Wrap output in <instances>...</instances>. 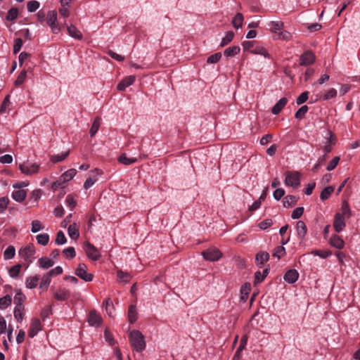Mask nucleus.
Here are the masks:
<instances>
[{
  "mask_svg": "<svg viewBox=\"0 0 360 360\" xmlns=\"http://www.w3.org/2000/svg\"><path fill=\"white\" fill-rule=\"evenodd\" d=\"M63 253L65 257L69 259L74 258L76 255V252L73 247H68L64 249Z\"/></svg>",
  "mask_w": 360,
  "mask_h": 360,
  "instance_id": "obj_52",
  "label": "nucleus"
},
{
  "mask_svg": "<svg viewBox=\"0 0 360 360\" xmlns=\"http://www.w3.org/2000/svg\"><path fill=\"white\" fill-rule=\"evenodd\" d=\"M51 276L46 273L41 278L39 288L42 289L43 290H46L51 283Z\"/></svg>",
  "mask_w": 360,
  "mask_h": 360,
  "instance_id": "obj_37",
  "label": "nucleus"
},
{
  "mask_svg": "<svg viewBox=\"0 0 360 360\" xmlns=\"http://www.w3.org/2000/svg\"><path fill=\"white\" fill-rule=\"evenodd\" d=\"M18 10L17 8H11L7 13L6 20L8 21H13L18 18Z\"/></svg>",
  "mask_w": 360,
  "mask_h": 360,
  "instance_id": "obj_50",
  "label": "nucleus"
},
{
  "mask_svg": "<svg viewBox=\"0 0 360 360\" xmlns=\"http://www.w3.org/2000/svg\"><path fill=\"white\" fill-rule=\"evenodd\" d=\"M314 61L315 55L312 51H308L300 56L299 64L302 66H307L313 64Z\"/></svg>",
  "mask_w": 360,
  "mask_h": 360,
  "instance_id": "obj_9",
  "label": "nucleus"
},
{
  "mask_svg": "<svg viewBox=\"0 0 360 360\" xmlns=\"http://www.w3.org/2000/svg\"><path fill=\"white\" fill-rule=\"evenodd\" d=\"M36 250L33 244H30L20 249L18 254L27 263V266L34 259Z\"/></svg>",
  "mask_w": 360,
  "mask_h": 360,
  "instance_id": "obj_2",
  "label": "nucleus"
},
{
  "mask_svg": "<svg viewBox=\"0 0 360 360\" xmlns=\"http://www.w3.org/2000/svg\"><path fill=\"white\" fill-rule=\"evenodd\" d=\"M234 33L232 31H229L226 33V36L221 39L220 46L224 47L229 44L233 39Z\"/></svg>",
  "mask_w": 360,
  "mask_h": 360,
  "instance_id": "obj_45",
  "label": "nucleus"
},
{
  "mask_svg": "<svg viewBox=\"0 0 360 360\" xmlns=\"http://www.w3.org/2000/svg\"><path fill=\"white\" fill-rule=\"evenodd\" d=\"M68 34L72 37L77 39H82V32L73 25H70L67 27Z\"/></svg>",
  "mask_w": 360,
  "mask_h": 360,
  "instance_id": "obj_23",
  "label": "nucleus"
},
{
  "mask_svg": "<svg viewBox=\"0 0 360 360\" xmlns=\"http://www.w3.org/2000/svg\"><path fill=\"white\" fill-rule=\"evenodd\" d=\"M118 162L120 163H122L124 165H129L131 164H134L137 162L136 158H128L126 155V153H122L119 158H118Z\"/></svg>",
  "mask_w": 360,
  "mask_h": 360,
  "instance_id": "obj_25",
  "label": "nucleus"
},
{
  "mask_svg": "<svg viewBox=\"0 0 360 360\" xmlns=\"http://www.w3.org/2000/svg\"><path fill=\"white\" fill-rule=\"evenodd\" d=\"M221 58V53H219V52L216 53L214 54L211 55L210 56H209L207 58V63H216L220 60Z\"/></svg>",
  "mask_w": 360,
  "mask_h": 360,
  "instance_id": "obj_63",
  "label": "nucleus"
},
{
  "mask_svg": "<svg viewBox=\"0 0 360 360\" xmlns=\"http://www.w3.org/2000/svg\"><path fill=\"white\" fill-rule=\"evenodd\" d=\"M70 297V291L67 289H60L58 291L54 293V297L57 300L64 301L68 299Z\"/></svg>",
  "mask_w": 360,
  "mask_h": 360,
  "instance_id": "obj_22",
  "label": "nucleus"
},
{
  "mask_svg": "<svg viewBox=\"0 0 360 360\" xmlns=\"http://www.w3.org/2000/svg\"><path fill=\"white\" fill-rule=\"evenodd\" d=\"M15 255V249L14 246L9 245L4 252V258L6 260L11 259L14 257Z\"/></svg>",
  "mask_w": 360,
  "mask_h": 360,
  "instance_id": "obj_39",
  "label": "nucleus"
},
{
  "mask_svg": "<svg viewBox=\"0 0 360 360\" xmlns=\"http://www.w3.org/2000/svg\"><path fill=\"white\" fill-rule=\"evenodd\" d=\"M41 330V321L39 319L33 318L31 320L30 328L28 330V336L31 338H34L39 331Z\"/></svg>",
  "mask_w": 360,
  "mask_h": 360,
  "instance_id": "obj_10",
  "label": "nucleus"
},
{
  "mask_svg": "<svg viewBox=\"0 0 360 360\" xmlns=\"http://www.w3.org/2000/svg\"><path fill=\"white\" fill-rule=\"evenodd\" d=\"M285 254V249L283 246H278L275 248L273 253V257L280 259L282 256Z\"/></svg>",
  "mask_w": 360,
  "mask_h": 360,
  "instance_id": "obj_55",
  "label": "nucleus"
},
{
  "mask_svg": "<svg viewBox=\"0 0 360 360\" xmlns=\"http://www.w3.org/2000/svg\"><path fill=\"white\" fill-rule=\"evenodd\" d=\"M11 304V297L10 295H6V296L0 298V308L4 309L7 308Z\"/></svg>",
  "mask_w": 360,
  "mask_h": 360,
  "instance_id": "obj_49",
  "label": "nucleus"
},
{
  "mask_svg": "<svg viewBox=\"0 0 360 360\" xmlns=\"http://www.w3.org/2000/svg\"><path fill=\"white\" fill-rule=\"evenodd\" d=\"M68 233L69 236L72 239H77L79 238V233L75 223L69 226Z\"/></svg>",
  "mask_w": 360,
  "mask_h": 360,
  "instance_id": "obj_36",
  "label": "nucleus"
},
{
  "mask_svg": "<svg viewBox=\"0 0 360 360\" xmlns=\"http://www.w3.org/2000/svg\"><path fill=\"white\" fill-rule=\"evenodd\" d=\"M271 32L278 34L279 32L283 30L284 24L282 21H271L268 24Z\"/></svg>",
  "mask_w": 360,
  "mask_h": 360,
  "instance_id": "obj_19",
  "label": "nucleus"
},
{
  "mask_svg": "<svg viewBox=\"0 0 360 360\" xmlns=\"http://www.w3.org/2000/svg\"><path fill=\"white\" fill-rule=\"evenodd\" d=\"M135 79L136 77L134 75L126 77L118 83L117 89L119 91H124L126 88L134 84Z\"/></svg>",
  "mask_w": 360,
  "mask_h": 360,
  "instance_id": "obj_13",
  "label": "nucleus"
},
{
  "mask_svg": "<svg viewBox=\"0 0 360 360\" xmlns=\"http://www.w3.org/2000/svg\"><path fill=\"white\" fill-rule=\"evenodd\" d=\"M24 307H15L14 309V317L18 322H21L24 318Z\"/></svg>",
  "mask_w": 360,
  "mask_h": 360,
  "instance_id": "obj_46",
  "label": "nucleus"
},
{
  "mask_svg": "<svg viewBox=\"0 0 360 360\" xmlns=\"http://www.w3.org/2000/svg\"><path fill=\"white\" fill-rule=\"evenodd\" d=\"M103 304L105 305V310L107 311V313L108 314V315L110 316H112V313H113V310H114V308H113V305H112V301L110 300V298L107 299L104 302H103Z\"/></svg>",
  "mask_w": 360,
  "mask_h": 360,
  "instance_id": "obj_59",
  "label": "nucleus"
},
{
  "mask_svg": "<svg viewBox=\"0 0 360 360\" xmlns=\"http://www.w3.org/2000/svg\"><path fill=\"white\" fill-rule=\"evenodd\" d=\"M44 229V226L39 220H34L32 221L31 231L33 233H37Z\"/></svg>",
  "mask_w": 360,
  "mask_h": 360,
  "instance_id": "obj_44",
  "label": "nucleus"
},
{
  "mask_svg": "<svg viewBox=\"0 0 360 360\" xmlns=\"http://www.w3.org/2000/svg\"><path fill=\"white\" fill-rule=\"evenodd\" d=\"M309 108L307 105H304L301 106L295 112V117L297 120H302L305 116L306 113L308 112Z\"/></svg>",
  "mask_w": 360,
  "mask_h": 360,
  "instance_id": "obj_43",
  "label": "nucleus"
},
{
  "mask_svg": "<svg viewBox=\"0 0 360 360\" xmlns=\"http://www.w3.org/2000/svg\"><path fill=\"white\" fill-rule=\"evenodd\" d=\"M288 103V98L285 97L281 98L271 108V112L274 115H278L283 110Z\"/></svg>",
  "mask_w": 360,
  "mask_h": 360,
  "instance_id": "obj_17",
  "label": "nucleus"
},
{
  "mask_svg": "<svg viewBox=\"0 0 360 360\" xmlns=\"http://www.w3.org/2000/svg\"><path fill=\"white\" fill-rule=\"evenodd\" d=\"M344 217L342 214L339 212L336 213L334 217L333 227L336 232H341L346 226Z\"/></svg>",
  "mask_w": 360,
  "mask_h": 360,
  "instance_id": "obj_12",
  "label": "nucleus"
},
{
  "mask_svg": "<svg viewBox=\"0 0 360 360\" xmlns=\"http://www.w3.org/2000/svg\"><path fill=\"white\" fill-rule=\"evenodd\" d=\"M285 184L293 188H297L300 186V174L296 171H287L285 172Z\"/></svg>",
  "mask_w": 360,
  "mask_h": 360,
  "instance_id": "obj_3",
  "label": "nucleus"
},
{
  "mask_svg": "<svg viewBox=\"0 0 360 360\" xmlns=\"http://www.w3.org/2000/svg\"><path fill=\"white\" fill-rule=\"evenodd\" d=\"M39 266L44 269H47L53 266L54 262L46 257H41L38 261Z\"/></svg>",
  "mask_w": 360,
  "mask_h": 360,
  "instance_id": "obj_28",
  "label": "nucleus"
},
{
  "mask_svg": "<svg viewBox=\"0 0 360 360\" xmlns=\"http://www.w3.org/2000/svg\"><path fill=\"white\" fill-rule=\"evenodd\" d=\"M46 22L48 25L51 27V31L54 34L59 33L60 30V27L56 23L57 20V13L56 11H49L46 16Z\"/></svg>",
  "mask_w": 360,
  "mask_h": 360,
  "instance_id": "obj_5",
  "label": "nucleus"
},
{
  "mask_svg": "<svg viewBox=\"0 0 360 360\" xmlns=\"http://www.w3.org/2000/svg\"><path fill=\"white\" fill-rule=\"evenodd\" d=\"M39 277L38 276H29L25 281V285L29 289H33L37 287Z\"/></svg>",
  "mask_w": 360,
  "mask_h": 360,
  "instance_id": "obj_27",
  "label": "nucleus"
},
{
  "mask_svg": "<svg viewBox=\"0 0 360 360\" xmlns=\"http://www.w3.org/2000/svg\"><path fill=\"white\" fill-rule=\"evenodd\" d=\"M297 199L298 198L292 195L285 196L283 199L284 207H293L296 205Z\"/></svg>",
  "mask_w": 360,
  "mask_h": 360,
  "instance_id": "obj_34",
  "label": "nucleus"
},
{
  "mask_svg": "<svg viewBox=\"0 0 360 360\" xmlns=\"http://www.w3.org/2000/svg\"><path fill=\"white\" fill-rule=\"evenodd\" d=\"M299 278V273L296 269H290L286 271L283 276V279L288 283H295Z\"/></svg>",
  "mask_w": 360,
  "mask_h": 360,
  "instance_id": "obj_14",
  "label": "nucleus"
},
{
  "mask_svg": "<svg viewBox=\"0 0 360 360\" xmlns=\"http://www.w3.org/2000/svg\"><path fill=\"white\" fill-rule=\"evenodd\" d=\"M340 161V157L338 156H335L328 163V166H327V170L328 171H331L333 169H334L336 166L338 165V162Z\"/></svg>",
  "mask_w": 360,
  "mask_h": 360,
  "instance_id": "obj_62",
  "label": "nucleus"
},
{
  "mask_svg": "<svg viewBox=\"0 0 360 360\" xmlns=\"http://www.w3.org/2000/svg\"><path fill=\"white\" fill-rule=\"evenodd\" d=\"M240 48L238 46H232L226 49L224 51V55L226 57H233L240 53Z\"/></svg>",
  "mask_w": 360,
  "mask_h": 360,
  "instance_id": "obj_24",
  "label": "nucleus"
},
{
  "mask_svg": "<svg viewBox=\"0 0 360 360\" xmlns=\"http://www.w3.org/2000/svg\"><path fill=\"white\" fill-rule=\"evenodd\" d=\"M247 340H248V338L246 336H243L241 340H240V345L238 347V348L237 349L233 357V360H240V357H241V352L244 349V348L245 347V345L247 344Z\"/></svg>",
  "mask_w": 360,
  "mask_h": 360,
  "instance_id": "obj_20",
  "label": "nucleus"
},
{
  "mask_svg": "<svg viewBox=\"0 0 360 360\" xmlns=\"http://www.w3.org/2000/svg\"><path fill=\"white\" fill-rule=\"evenodd\" d=\"M330 244L338 249H342L345 246V242L343 240L338 236L334 235L331 237L330 240Z\"/></svg>",
  "mask_w": 360,
  "mask_h": 360,
  "instance_id": "obj_21",
  "label": "nucleus"
},
{
  "mask_svg": "<svg viewBox=\"0 0 360 360\" xmlns=\"http://www.w3.org/2000/svg\"><path fill=\"white\" fill-rule=\"evenodd\" d=\"M202 255L206 260L215 262L222 257V253L219 249L216 248H211L202 252Z\"/></svg>",
  "mask_w": 360,
  "mask_h": 360,
  "instance_id": "obj_6",
  "label": "nucleus"
},
{
  "mask_svg": "<svg viewBox=\"0 0 360 360\" xmlns=\"http://www.w3.org/2000/svg\"><path fill=\"white\" fill-rule=\"evenodd\" d=\"M296 230L297 236L302 240L307 233V228L305 223L303 221H298L296 224Z\"/></svg>",
  "mask_w": 360,
  "mask_h": 360,
  "instance_id": "obj_18",
  "label": "nucleus"
},
{
  "mask_svg": "<svg viewBox=\"0 0 360 360\" xmlns=\"http://www.w3.org/2000/svg\"><path fill=\"white\" fill-rule=\"evenodd\" d=\"M337 90L334 88H330L328 89L326 94L323 95V100H329L336 97L337 96Z\"/></svg>",
  "mask_w": 360,
  "mask_h": 360,
  "instance_id": "obj_56",
  "label": "nucleus"
},
{
  "mask_svg": "<svg viewBox=\"0 0 360 360\" xmlns=\"http://www.w3.org/2000/svg\"><path fill=\"white\" fill-rule=\"evenodd\" d=\"M291 37L292 35L288 31L283 30L278 32L277 39L288 41Z\"/></svg>",
  "mask_w": 360,
  "mask_h": 360,
  "instance_id": "obj_61",
  "label": "nucleus"
},
{
  "mask_svg": "<svg viewBox=\"0 0 360 360\" xmlns=\"http://www.w3.org/2000/svg\"><path fill=\"white\" fill-rule=\"evenodd\" d=\"M117 279L120 283H127L131 279V276L126 272L119 270L117 272Z\"/></svg>",
  "mask_w": 360,
  "mask_h": 360,
  "instance_id": "obj_30",
  "label": "nucleus"
},
{
  "mask_svg": "<svg viewBox=\"0 0 360 360\" xmlns=\"http://www.w3.org/2000/svg\"><path fill=\"white\" fill-rule=\"evenodd\" d=\"M26 297L25 295L21 292H17L14 296V304H15L16 307H24L23 302L25 300Z\"/></svg>",
  "mask_w": 360,
  "mask_h": 360,
  "instance_id": "obj_33",
  "label": "nucleus"
},
{
  "mask_svg": "<svg viewBox=\"0 0 360 360\" xmlns=\"http://www.w3.org/2000/svg\"><path fill=\"white\" fill-rule=\"evenodd\" d=\"M75 274L85 282H90L94 278L93 274L87 273V266L84 263L79 264Z\"/></svg>",
  "mask_w": 360,
  "mask_h": 360,
  "instance_id": "obj_8",
  "label": "nucleus"
},
{
  "mask_svg": "<svg viewBox=\"0 0 360 360\" xmlns=\"http://www.w3.org/2000/svg\"><path fill=\"white\" fill-rule=\"evenodd\" d=\"M9 98H10V96L7 95L1 103V105L0 108V112L1 114L5 113L7 111V108H8L9 104H10Z\"/></svg>",
  "mask_w": 360,
  "mask_h": 360,
  "instance_id": "obj_60",
  "label": "nucleus"
},
{
  "mask_svg": "<svg viewBox=\"0 0 360 360\" xmlns=\"http://www.w3.org/2000/svg\"><path fill=\"white\" fill-rule=\"evenodd\" d=\"M37 243L45 246L49 241V235L48 233H41L36 236Z\"/></svg>",
  "mask_w": 360,
  "mask_h": 360,
  "instance_id": "obj_42",
  "label": "nucleus"
},
{
  "mask_svg": "<svg viewBox=\"0 0 360 360\" xmlns=\"http://www.w3.org/2000/svg\"><path fill=\"white\" fill-rule=\"evenodd\" d=\"M27 193L25 190H17L12 193V198L17 202H22L26 198Z\"/></svg>",
  "mask_w": 360,
  "mask_h": 360,
  "instance_id": "obj_29",
  "label": "nucleus"
},
{
  "mask_svg": "<svg viewBox=\"0 0 360 360\" xmlns=\"http://www.w3.org/2000/svg\"><path fill=\"white\" fill-rule=\"evenodd\" d=\"M128 319L130 323L133 324L137 320V311L135 305H130L128 309Z\"/></svg>",
  "mask_w": 360,
  "mask_h": 360,
  "instance_id": "obj_31",
  "label": "nucleus"
},
{
  "mask_svg": "<svg viewBox=\"0 0 360 360\" xmlns=\"http://www.w3.org/2000/svg\"><path fill=\"white\" fill-rule=\"evenodd\" d=\"M20 269H21V265L19 264L13 266L8 270L9 276L11 278H16L19 275Z\"/></svg>",
  "mask_w": 360,
  "mask_h": 360,
  "instance_id": "obj_51",
  "label": "nucleus"
},
{
  "mask_svg": "<svg viewBox=\"0 0 360 360\" xmlns=\"http://www.w3.org/2000/svg\"><path fill=\"white\" fill-rule=\"evenodd\" d=\"M68 155H69V151L65 152L60 155H59V154L54 155L51 156V160L55 163L61 162V161L64 160L68 156Z\"/></svg>",
  "mask_w": 360,
  "mask_h": 360,
  "instance_id": "obj_54",
  "label": "nucleus"
},
{
  "mask_svg": "<svg viewBox=\"0 0 360 360\" xmlns=\"http://www.w3.org/2000/svg\"><path fill=\"white\" fill-rule=\"evenodd\" d=\"M77 174V170L75 169H70L65 172L61 176H60V180L63 182H67L71 180Z\"/></svg>",
  "mask_w": 360,
  "mask_h": 360,
  "instance_id": "obj_26",
  "label": "nucleus"
},
{
  "mask_svg": "<svg viewBox=\"0 0 360 360\" xmlns=\"http://www.w3.org/2000/svg\"><path fill=\"white\" fill-rule=\"evenodd\" d=\"M84 251L86 256L94 261H97L101 257V255L98 250L91 243L86 242L84 243Z\"/></svg>",
  "mask_w": 360,
  "mask_h": 360,
  "instance_id": "obj_7",
  "label": "nucleus"
},
{
  "mask_svg": "<svg viewBox=\"0 0 360 360\" xmlns=\"http://www.w3.org/2000/svg\"><path fill=\"white\" fill-rule=\"evenodd\" d=\"M40 4L36 0L30 1L27 4V11L30 13L36 11L39 8Z\"/></svg>",
  "mask_w": 360,
  "mask_h": 360,
  "instance_id": "obj_48",
  "label": "nucleus"
},
{
  "mask_svg": "<svg viewBox=\"0 0 360 360\" xmlns=\"http://www.w3.org/2000/svg\"><path fill=\"white\" fill-rule=\"evenodd\" d=\"M23 44V41L22 39L17 38L14 41V45H13V53L16 54L18 52L20 51Z\"/></svg>",
  "mask_w": 360,
  "mask_h": 360,
  "instance_id": "obj_64",
  "label": "nucleus"
},
{
  "mask_svg": "<svg viewBox=\"0 0 360 360\" xmlns=\"http://www.w3.org/2000/svg\"><path fill=\"white\" fill-rule=\"evenodd\" d=\"M303 212H304V207H298L292 211V212L291 214V217L293 219H297L301 217V216L303 214Z\"/></svg>",
  "mask_w": 360,
  "mask_h": 360,
  "instance_id": "obj_57",
  "label": "nucleus"
},
{
  "mask_svg": "<svg viewBox=\"0 0 360 360\" xmlns=\"http://www.w3.org/2000/svg\"><path fill=\"white\" fill-rule=\"evenodd\" d=\"M100 125H101V118L97 117L94 120V121L92 124V126L89 130V134L91 136H94L97 133V131L99 129Z\"/></svg>",
  "mask_w": 360,
  "mask_h": 360,
  "instance_id": "obj_40",
  "label": "nucleus"
},
{
  "mask_svg": "<svg viewBox=\"0 0 360 360\" xmlns=\"http://www.w3.org/2000/svg\"><path fill=\"white\" fill-rule=\"evenodd\" d=\"M334 188L331 186H327L325 188L320 194V198L322 200H326L328 199L330 195L333 193Z\"/></svg>",
  "mask_w": 360,
  "mask_h": 360,
  "instance_id": "obj_41",
  "label": "nucleus"
},
{
  "mask_svg": "<svg viewBox=\"0 0 360 360\" xmlns=\"http://www.w3.org/2000/svg\"><path fill=\"white\" fill-rule=\"evenodd\" d=\"M311 254L315 256H319L323 259L327 258L331 255L330 251L327 250H315L311 251Z\"/></svg>",
  "mask_w": 360,
  "mask_h": 360,
  "instance_id": "obj_47",
  "label": "nucleus"
},
{
  "mask_svg": "<svg viewBox=\"0 0 360 360\" xmlns=\"http://www.w3.org/2000/svg\"><path fill=\"white\" fill-rule=\"evenodd\" d=\"M328 140L323 147V150H324L326 155H327L328 153H329L331 151V150H332L331 146L335 144V140H336L335 134L331 131H328Z\"/></svg>",
  "mask_w": 360,
  "mask_h": 360,
  "instance_id": "obj_16",
  "label": "nucleus"
},
{
  "mask_svg": "<svg viewBox=\"0 0 360 360\" xmlns=\"http://www.w3.org/2000/svg\"><path fill=\"white\" fill-rule=\"evenodd\" d=\"M88 323L91 326L98 327L102 323V318L96 310H91L88 317Z\"/></svg>",
  "mask_w": 360,
  "mask_h": 360,
  "instance_id": "obj_11",
  "label": "nucleus"
},
{
  "mask_svg": "<svg viewBox=\"0 0 360 360\" xmlns=\"http://www.w3.org/2000/svg\"><path fill=\"white\" fill-rule=\"evenodd\" d=\"M309 97V92L304 91L302 92L296 99L297 105H302L304 102H306Z\"/></svg>",
  "mask_w": 360,
  "mask_h": 360,
  "instance_id": "obj_58",
  "label": "nucleus"
},
{
  "mask_svg": "<svg viewBox=\"0 0 360 360\" xmlns=\"http://www.w3.org/2000/svg\"><path fill=\"white\" fill-rule=\"evenodd\" d=\"M21 172L25 175L31 176L37 174L39 169V165L37 163H32L29 161L25 162L19 165Z\"/></svg>",
  "mask_w": 360,
  "mask_h": 360,
  "instance_id": "obj_4",
  "label": "nucleus"
},
{
  "mask_svg": "<svg viewBox=\"0 0 360 360\" xmlns=\"http://www.w3.org/2000/svg\"><path fill=\"white\" fill-rule=\"evenodd\" d=\"M270 255L267 252L261 251L255 256L256 264L259 267H262L264 263L269 259Z\"/></svg>",
  "mask_w": 360,
  "mask_h": 360,
  "instance_id": "obj_15",
  "label": "nucleus"
},
{
  "mask_svg": "<svg viewBox=\"0 0 360 360\" xmlns=\"http://www.w3.org/2000/svg\"><path fill=\"white\" fill-rule=\"evenodd\" d=\"M129 340L131 347L138 352H141L146 348V342L144 336L139 330H132L130 332Z\"/></svg>",
  "mask_w": 360,
  "mask_h": 360,
  "instance_id": "obj_1",
  "label": "nucleus"
},
{
  "mask_svg": "<svg viewBox=\"0 0 360 360\" xmlns=\"http://www.w3.org/2000/svg\"><path fill=\"white\" fill-rule=\"evenodd\" d=\"M243 22V14L240 13H238L233 18V19L232 20V24L235 28L238 29L242 27Z\"/></svg>",
  "mask_w": 360,
  "mask_h": 360,
  "instance_id": "obj_38",
  "label": "nucleus"
},
{
  "mask_svg": "<svg viewBox=\"0 0 360 360\" xmlns=\"http://www.w3.org/2000/svg\"><path fill=\"white\" fill-rule=\"evenodd\" d=\"M250 53L252 54L262 55L265 58H270V55L269 54L267 50L263 46H257L252 49V50L250 51Z\"/></svg>",
  "mask_w": 360,
  "mask_h": 360,
  "instance_id": "obj_35",
  "label": "nucleus"
},
{
  "mask_svg": "<svg viewBox=\"0 0 360 360\" xmlns=\"http://www.w3.org/2000/svg\"><path fill=\"white\" fill-rule=\"evenodd\" d=\"M67 239L64 234V233L62 231H59L57 233L56 238L55 240V243L57 245H63L66 243Z\"/></svg>",
  "mask_w": 360,
  "mask_h": 360,
  "instance_id": "obj_53",
  "label": "nucleus"
},
{
  "mask_svg": "<svg viewBox=\"0 0 360 360\" xmlns=\"http://www.w3.org/2000/svg\"><path fill=\"white\" fill-rule=\"evenodd\" d=\"M340 214H342V217L346 219H349L352 216V212L349 205L345 200L342 202L341 213Z\"/></svg>",
  "mask_w": 360,
  "mask_h": 360,
  "instance_id": "obj_32",
  "label": "nucleus"
}]
</instances>
